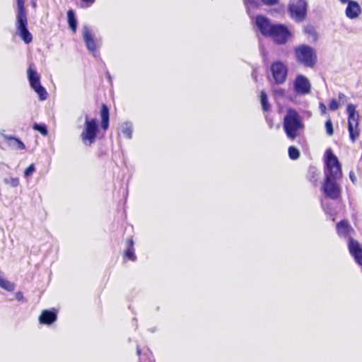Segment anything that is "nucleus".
<instances>
[{"mask_svg":"<svg viewBox=\"0 0 362 362\" xmlns=\"http://www.w3.org/2000/svg\"><path fill=\"white\" fill-rule=\"evenodd\" d=\"M289 35L290 33L286 27L281 24H275L269 36L272 37L276 43L284 44L287 42Z\"/></svg>","mask_w":362,"mask_h":362,"instance_id":"nucleus-10","label":"nucleus"},{"mask_svg":"<svg viewBox=\"0 0 362 362\" xmlns=\"http://www.w3.org/2000/svg\"><path fill=\"white\" fill-rule=\"evenodd\" d=\"M255 24L259 32L264 36H269L271 34L272 27L275 25L272 24L267 18L261 15L255 18Z\"/></svg>","mask_w":362,"mask_h":362,"instance_id":"nucleus-11","label":"nucleus"},{"mask_svg":"<svg viewBox=\"0 0 362 362\" xmlns=\"http://www.w3.org/2000/svg\"><path fill=\"white\" fill-rule=\"evenodd\" d=\"M33 129L40 132L43 136H46L48 134L47 127L45 124L35 123L33 125Z\"/></svg>","mask_w":362,"mask_h":362,"instance_id":"nucleus-28","label":"nucleus"},{"mask_svg":"<svg viewBox=\"0 0 362 362\" xmlns=\"http://www.w3.org/2000/svg\"><path fill=\"white\" fill-rule=\"evenodd\" d=\"M349 177H350V180H351V182L355 184L356 182V177L355 175V173L353 172V171H351L349 173Z\"/></svg>","mask_w":362,"mask_h":362,"instance_id":"nucleus-38","label":"nucleus"},{"mask_svg":"<svg viewBox=\"0 0 362 362\" xmlns=\"http://www.w3.org/2000/svg\"><path fill=\"white\" fill-rule=\"evenodd\" d=\"M319 108L322 114H325L327 112V107L324 103H320L319 105Z\"/></svg>","mask_w":362,"mask_h":362,"instance_id":"nucleus-36","label":"nucleus"},{"mask_svg":"<svg viewBox=\"0 0 362 362\" xmlns=\"http://www.w3.org/2000/svg\"><path fill=\"white\" fill-rule=\"evenodd\" d=\"M98 132V120L90 119L88 115H86L83 129L80 136L83 144L86 146H91L95 141Z\"/></svg>","mask_w":362,"mask_h":362,"instance_id":"nucleus-3","label":"nucleus"},{"mask_svg":"<svg viewBox=\"0 0 362 362\" xmlns=\"http://www.w3.org/2000/svg\"><path fill=\"white\" fill-rule=\"evenodd\" d=\"M326 132L328 136H332L334 134V128L331 119H328L325 122Z\"/></svg>","mask_w":362,"mask_h":362,"instance_id":"nucleus-30","label":"nucleus"},{"mask_svg":"<svg viewBox=\"0 0 362 362\" xmlns=\"http://www.w3.org/2000/svg\"><path fill=\"white\" fill-rule=\"evenodd\" d=\"M297 61L306 67H313L317 61L314 49L306 45H301L295 49Z\"/></svg>","mask_w":362,"mask_h":362,"instance_id":"nucleus-4","label":"nucleus"},{"mask_svg":"<svg viewBox=\"0 0 362 362\" xmlns=\"http://www.w3.org/2000/svg\"><path fill=\"white\" fill-rule=\"evenodd\" d=\"M322 207L325 213H330L329 209L325 206V204L323 202H322Z\"/></svg>","mask_w":362,"mask_h":362,"instance_id":"nucleus-39","label":"nucleus"},{"mask_svg":"<svg viewBox=\"0 0 362 362\" xmlns=\"http://www.w3.org/2000/svg\"><path fill=\"white\" fill-rule=\"evenodd\" d=\"M127 249L125 252V257L132 261H135L136 257L134 254V241L132 238H129L127 241Z\"/></svg>","mask_w":362,"mask_h":362,"instance_id":"nucleus-19","label":"nucleus"},{"mask_svg":"<svg viewBox=\"0 0 362 362\" xmlns=\"http://www.w3.org/2000/svg\"><path fill=\"white\" fill-rule=\"evenodd\" d=\"M27 73L30 84H33L34 83L40 81V76L35 69H33L31 67H29L27 71Z\"/></svg>","mask_w":362,"mask_h":362,"instance_id":"nucleus-24","label":"nucleus"},{"mask_svg":"<svg viewBox=\"0 0 362 362\" xmlns=\"http://www.w3.org/2000/svg\"><path fill=\"white\" fill-rule=\"evenodd\" d=\"M15 296L16 299L18 301H23L24 299L23 294L21 291L17 292Z\"/></svg>","mask_w":362,"mask_h":362,"instance_id":"nucleus-37","label":"nucleus"},{"mask_svg":"<svg viewBox=\"0 0 362 362\" xmlns=\"http://www.w3.org/2000/svg\"><path fill=\"white\" fill-rule=\"evenodd\" d=\"M35 170V167L34 164L30 165L24 171V175L25 177L31 176Z\"/></svg>","mask_w":362,"mask_h":362,"instance_id":"nucleus-32","label":"nucleus"},{"mask_svg":"<svg viewBox=\"0 0 362 362\" xmlns=\"http://www.w3.org/2000/svg\"><path fill=\"white\" fill-rule=\"evenodd\" d=\"M313 31V29L312 28H309L307 32L311 33Z\"/></svg>","mask_w":362,"mask_h":362,"instance_id":"nucleus-43","label":"nucleus"},{"mask_svg":"<svg viewBox=\"0 0 362 362\" xmlns=\"http://www.w3.org/2000/svg\"><path fill=\"white\" fill-rule=\"evenodd\" d=\"M300 116L298 112L288 108L284 118V129L288 138L294 139L298 136V131L303 129Z\"/></svg>","mask_w":362,"mask_h":362,"instance_id":"nucleus-2","label":"nucleus"},{"mask_svg":"<svg viewBox=\"0 0 362 362\" xmlns=\"http://www.w3.org/2000/svg\"><path fill=\"white\" fill-rule=\"evenodd\" d=\"M288 11L291 18L296 21H302L307 11V4L305 0H291L288 6Z\"/></svg>","mask_w":362,"mask_h":362,"instance_id":"nucleus-7","label":"nucleus"},{"mask_svg":"<svg viewBox=\"0 0 362 362\" xmlns=\"http://www.w3.org/2000/svg\"><path fill=\"white\" fill-rule=\"evenodd\" d=\"M136 352H137V354H138V355H140V354H141V350H140V349H139V346H137Z\"/></svg>","mask_w":362,"mask_h":362,"instance_id":"nucleus-42","label":"nucleus"},{"mask_svg":"<svg viewBox=\"0 0 362 362\" xmlns=\"http://www.w3.org/2000/svg\"><path fill=\"white\" fill-rule=\"evenodd\" d=\"M267 6H273L278 4L279 0H261Z\"/></svg>","mask_w":362,"mask_h":362,"instance_id":"nucleus-35","label":"nucleus"},{"mask_svg":"<svg viewBox=\"0 0 362 362\" xmlns=\"http://www.w3.org/2000/svg\"><path fill=\"white\" fill-rule=\"evenodd\" d=\"M361 9L359 4L355 1L349 2L346 8V15L350 19L357 18L361 13Z\"/></svg>","mask_w":362,"mask_h":362,"instance_id":"nucleus-14","label":"nucleus"},{"mask_svg":"<svg viewBox=\"0 0 362 362\" xmlns=\"http://www.w3.org/2000/svg\"><path fill=\"white\" fill-rule=\"evenodd\" d=\"M120 132L123 134V135L127 138L128 139H132V132H133V126L130 122H124L120 127Z\"/></svg>","mask_w":362,"mask_h":362,"instance_id":"nucleus-20","label":"nucleus"},{"mask_svg":"<svg viewBox=\"0 0 362 362\" xmlns=\"http://www.w3.org/2000/svg\"><path fill=\"white\" fill-rule=\"evenodd\" d=\"M83 38L87 49L93 53L94 56L97 54V45L90 29L84 25L82 28Z\"/></svg>","mask_w":362,"mask_h":362,"instance_id":"nucleus-13","label":"nucleus"},{"mask_svg":"<svg viewBox=\"0 0 362 362\" xmlns=\"http://www.w3.org/2000/svg\"><path fill=\"white\" fill-rule=\"evenodd\" d=\"M81 1L83 2H86V3L90 2L91 4H93L95 1V0H81Z\"/></svg>","mask_w":362,"mask_h":362,"instance_id":"nucleus-40","label":"nucleus"},{"mask_svg":"<svg viewBox=\"0 0 362 362\" xmlns=\"http://www.w3.org/2000/svg\"><path fill=\"white\" fill-rule=\"evenodd\" d=\"M349 251L356 262L362 266V247L359 243L352 238H349Z\"/></svg>","mask_w":362,"mask_h":362,"instance_id":"nucleus-12","label":"nucleus"},{"mask_svg":"<svg viewBox=\"0 0 362 362\" xmlns=\"http://www.w3.org/2000/svg\"><path fill=\"white\" fill-rule=\"evenodd\" d=\"M67 16H68V22L70 28L74 31L76 32V25H77V21L74 16V13L72 10H69L67 12Z\"/></svg>","mask_w":362,"mask_h":362,"instance_id":"nucleus-25","label":"nucleus"},{"mask_svg":"<svg viewBox=\"0 0 362 362\" xmlns=\"http://www.w3.org/2000/svg\"><path fill=\"white\" fill-rule=\"evenodd\" d=\"M17 4V13H26L24 7L25 0H16Z\"/></svg>","mask_w":362,"mask_h":362,"instance_id":"nucleus-31","label":"nucleus"},{"mask_svg":"<svg viewBox=\"0 0 362 362\" xmlns=\"http://www.w3.org/2000/svg\"><path fill=\"white\" fill-rule=\"evenodd\" d=\"M339 105H339V102L336 99L332 98L329 103V109L331 110L335 111L339 108Z\"/></svg>","mask_w":362,"mask_h":362,"instance_id":"nucleus-33","label":"nucleus"},{"mask_svg":"<svg viewBox=\"0 0 362 362\" xmlns=\"http://www.w3.org/2000/svg\"><path fill=\"white\" fill-rule=\"evenodd\" d=\"M270 71L276 84H283L287 78L288 69L281 62H274L271 64Z\"/></svg>","mask_w":362,"mask_h":362,"instance_id":"nucleus-8","label":"nucleus"},{"mask_svg":"<svg viewBox=\"0 0 362 362\" xmlns=\"http://www.w3.org/2000/svg\"><path fill=\"white\" fill-rule=\"evenodd\" d=\"M101 115V127L103 129L106 130L109 126V109L105 105H102L100 110Z\"/></svg>","mask_w":362,"mask_h":362,"instance_id":"nucleus-18","label":"nucleus"},{"mask_svg":"<svg viewBox=\"0 0 362 362\" xmlns=\"http://www.w3.org/2000/svg\"><path fill=\"white\" fill-rule=\"evenodd\" d=\"M16 28L17 34L25 44H29L32 42L33 36L28 29L27 13H17Z\"/></svg>","mask_w":362,"mask_h":362,"instance_id":"nucleus-6","label":"nucleus"},{"mask_svg":"<svg viewBox=\"0 0 362 362\" xmlns=\"http://www.w3.org/2000/svg\"><path fill=\"white\" fill-rule=\"evenodd\" d=\"M293 87L294 92L299 95H306L311 91V84L309 80L301 74L296 76L293 83Z\"/></svg>","mask_w":362,"mask_h":362,"instance_id":"nucleus-9","label":"nucleus"},{"mask_svg":"<svg viewBox=\"0 0 362 362\" xmlns=\"http://www.w3.org/2000/svg\"><path fill=\"white\" fill-rule=\"evenodd\" d=\"M347 101V97L344 94L340 93L339 94V105H344Z\"/></svg>","mask_w":362,"mask_h":362,"instance_id":"nucleus-34","label":"nucleus"},{"mask_svg":"<svg viewBox=\"0 0 362 362\" xmlns=\"http://www.w3.org/2000/svg\"><path fill=\"white\" fill-rule=\"evenodd\" d=\"M31 88L38 95L40 100H45L47 98V93L45 88L41 85L40 81L30 84Z\"/></svg>","mask_w":362,"mask_h":362,"instance_id":"nucleus-17","label":"nucleus"},{"mask_svg":"<svg viewBox=\"0 0 362 362\" xmlns=\"http://www.w3.org/2000/svg\"><path fill=\"white\" fill-rule=\"evenodd\" d=\"M339 1H340L342 4H346V3H348V4H349V1H351V0H339Z\"/></svg>","mask_w":362,"mask_h":362,"instance_id":"nucleus-41","label":"nucleus"},{"mask_svg":"<svg viewBox=\"0 0 362 362\" xmlns=\"http://www.w3.org/2000/svg\"><path fill=\"white\" fill-rule=\"evenodd\" d=\"M279 92H280L281 94H283V93H284V90H281Z\"/></svg>","mask_w":362,"mask_h":362,"instance_id":"nucleus-44","label":"nucleus"},{"mask_svg":"<svg viewBox=\"0 0 362 362\" xmlns=\"http://www.w3.org/2000/svg\"><path fill=\"white\" fill-rule=\"evenodd\" d=\"M337 230L339 235L342 237H346L349 235L352 228L349 226L347 221H341L337 225Z\"/></svg>","mask_w":362,"mask_h":362,"instance_id":"nucleus-16","label":"nucleus"},{"mask_svg":"<svg viewBox=\"0 0 362 362\" xmlns=\"http://www.w3.org/2000/svg\"><path fill=\"white\" fill-rule=\"evenodd\" d=\"M248 15L252 17V11L260 6L258 0H244Z\"/></svg>","mask_w":362,"mask_h":362,"instance_id":"nucleus-22","label":"nucleus"},{"mask_svg":"<svg viewBox=\"0 0 362 362\" xmlns=\"http://www.w3.org/2000/svg\"><path fill=\"white\" fill-rule=\"evenodd\" d=\"M348 114V130L352 142H354L359 136L358 117L359 115L356 110L354 104H349L346 107Z\"/></svg>","mask_w":362,"mask_h":362,"instance_id":"nucleus-5","label":"nucleus"},{"mask_svg":"<svg viewBox=\"0 0 362 362\" xmlns=\"http://www.w3.org/2000/svg\"><path fill=\"white\" fill-rule=\"evenodd\" d=\"M57 313L54 310H45L39 317V321L42 325H51L57 320Z\"/></svg>","mask_w":362,"mask_h":362,"instance_id":"nucleus-15","label":"nucleus"},{"mask_svg":"<svg viewBox=\"0 0 362 362\" xmlns=\"http://www.w3.org/2000/svg\"><path fill=\"white\" fill-rule=\"evenodd\" d=\"M288 156L291 160H296L300 156V152L296 147L290 146L288 148Z\"/></svg>","mask_w":362,"mask_h":362,"instance_id":"nucleus-27","label":"nucleus"},{"mask_svg":"<svg viewBox=\"0 0 362 362\" xmlns=\"http://www.w3.org/2000/svg\"><path fill=\"white\" fill-rule=\"evenodd\" d=\"M6 138L9 140L8 145L11 148L19 150H23L25 148V144L20 139L12 136H6Z\"/></svg>","mask_w":362,"mask_h":362,"instance_id":"nucleus-21","label":"nucleus"},{"mask_svg":"<svg viewBox=\"0 0 362 362\" xmlns=\"http://www.w3.org/2000/svg\"><path fill=\"white\" fill-rule=\"evenodd\" d=\"M4 182L13 187H16L19 185V179L18 177H6L4 180Z\"/></svg>","mask_w":362,"mask_h":362,"instance_id":"nucleus-29","label":"nucleus"},{"mask_svg":"<svg viewBox=\"0 0 362 362\" xmlns=\"http://www.w3.org/2000/svg\"><path fill=\"white\" fill-rule=\"evenodd\" d=\"M325 180L321 189L326 198L338 200L341 196V187L338 180L342 176L341 164L330 148L325 152Z\"/></svg>","mask_w":362,"mask_h":362,"instance_id":"nucleus-1","label":"nucleus"},{"mask_svg":"<svg viewBox=\"0 0 362 362\" xmlns=\"http://www.w3.org/2000/svg\"><path fill=\"white\" fill-rule=\"evenodd\" d=\"M260 103L262 105V110L264 112L269 111L270 109V105L268 102L267 95L265 91L262 90L260 92Z\"/></svg>","mask_w":362,"mask_h":362,"instance_id":"nucleus-26","label":"nucleus"},{"mask_svg":"<svg viewBox=\"0 0 362 362\" xmlns=\"http://www.w3.org/2000/svg\"><path fill=\"white\" fill-rule=\"evenodd\" d=\"M0 287L8 291H13L15 289V285L4 279L2 273L0 272Z\"/></svg>","mask_w":362,"mask_h":362,"instance_id":"nucleus-23","label":"nucleus"}]
</instances>
